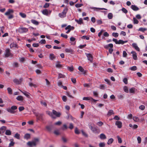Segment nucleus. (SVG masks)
I'll return each mask as SVG.
<instances>
[{
  "mask_svg": "<svg viewBox=\"0 0 147 147\" xmlns=\"http://www.w3.org/2000/svg\"><path fill=\"white\" fill-rule=\"evenodd\" d=\"M68 10V8L67 7H65L62 12L59 13V16L61 18H64L66 16V13Z\"/></svg>",
  "mask_w": 147,
  "mask_h": 147,
  "instance_id": "nucleus-1",
  "label": "nucleus"
},
{
  "mask_svg": "<svg viewBox=\"0 0 147 147\" xmlns=\"http://www.w3.org/2000/svg\"><path fill=\"white\" fill-rule=\"evenodd\" d=\"M34 114L36 117V119L37 121L41 120H43V114L42 113H38L33 112Z\"/></svg>",
  "mask_w": 147,
  "mask_h": 147,
  "instance_id": "nucleus-2",
  "label": "nucleus"
},
{
  "mask_svg": "<svg viewBox=\"0 0 147 147\" xmlns=\"http://www.w3.org/2000/svg\"><path fill=\"white\" fill-rule=\"evenodd\" d=\"M47 114L49 115L52 118H55V110H53L52 113L49 111H46Z\"/></svg>",
  "mask_w": 147,
  "mask_h": 147,
  "instance_id": "nucleus-3",
  "label": "nucleus"
},
{
  "mask_svg": "<svg viewBox=\"0 0 147 147\" xmlns=\"http://www.w3.org/2000/svg\"><path fill=\"white\" fill-rule=\"evenodd\" d=\"M88 126L90 129L94 133H96L97 132V129L96 127H93L92 125V124L91 123H89Z\"/></svg>",
  "mask_w": 147,
  "mask_h": 147,
  "instance_id": "nucleus-4",
  "label": "nucleus"
},
{
  "mask_svg": "<svg viewBox=\"0 0 147 147\" xmlns=\"http://www.w3.org/2000/svg\"><path fill=\"white\" fill-rule=\"evenodd\" d=\"M10 50L8 48L6 49L5 55L6 57H7L9 56H12L13 55L10 53Z\"/></svg>",
  "mask_w": 147,
  "mask_h": 147,
  "instance_id": "nucleus-5",
  "label": "nucleus"
},
{
  "mask_svg": "<svg viewBox=\"0 0 147 147\" xmlns=\"http://www.w3.org/2000/svg\"><path fill=\"white\" fill-rule=\"evenodd\" d=\"M18 30L20 33H25L28 31V28L24 27L20 28Z\"/></svg>",
  "mask_w": 147,
  "mask_h": 147,
  "instance_id": "nucleus-6",
  "label": "nucleus"
},
{
  "mask_svg": "<svg viewBox=\"0 0 147 147\" xmlns=\"http://www.w3.org/2000/svg\"><path fill=\"white\" fill-rule=\"evenodd\" d=\"M42 12L43 15L48 16L50 14L51 11L47 9H44L42 11Z\"/></svg>",
  "mask_w": 147,
  "mask_h": 147,
  "instance_id": "nucleus-7",
  "label": "nucleus"
},
{
  "mask_svg": "<svg viewBox=\"0 0 147 147\" xmlns=\"http://www.w3.org/2000/svg\"><path fill=\"white\" fill-rule=\"evenodd\" d=\"M88 60L90 61L92 63L93 62V57L92 55L90 53H85Z\"/></svg>",
  "mask_w": 147,
  "mask_h": 147,
  "instance_id": "nucleus-8",
  "label": "nucleus"
},
{
  "mask_svg": "<svg viewBox=\"0 0 147 147\" xmlns=\"http://www.w3.org/2000/svg\"><path fill=\"white\" fill-rule=\"evenodd\" d=\"M13 9H8L7 11L5 13V15L6 16H8L11 14V13H13Z\"/></svg>",
  "mask_w": 147,
  "mask_h": 147,
  "instance_id": "nucleus-9",
  "label": "nucleus"
},
{
  "mask_svg": "<svg viewBox=\"0 0 147 147\" xmlns=\"http://www.w3.org/2000/svg\"><path fill=\"white\" fill-rule=\"evenodd\" d=\"M131 53L132 54V57L133 59L135 60H136L137 59V54L134 51H132Z\"/></svg>",
  "mask_w": 147,
  "mask_h": 147,
  "instance_id": "nucleus-10",
  "label": "nucleus"
},
{
  "mask_svg": "<svg viewBox=\"0 0 147 147\" xmlns=\"http://www.w3.org/2000/svg\"><path fill=\"white\" fill-rule=\"evenodd\" d=\"M46 128L48 131L51 132L53 129L54 127L53 125H50L47 126Z\"/></svg>",
  "mask_w": 147,
  "mask_h": 147,
  "instance_id": "nucleus-11",
  "label": "nucleus"
},
{
  "mask_svg": "<svg viewBox=\"0 0 147 147\" xmlns=\"http://www.w3.org/2000/svg\"><path fill=\"white\" fill-rule=\"evenodd\" d=\"M115 125L117 126L118 128H120L122 127V123L120 121H117L115 122Z\"/></svg>",
  "mask_w": 147,
  "mask_h": 147,
  "instance_id": "nucleus-12",
  "label": "nucleus"
},
{
  "mask_svg": "<svg viewBox=\"0 0 147 147\" xmlns=\"http://www.w3.org/2000/svg\"><path fill=\"white\" fill-rule=\"evenodd\" d=\"M132 46L136 51H140V49L138 47L137 44L136 43H133L132 44Z\"/></svg>",
  "mask_w": 147,
  "mask_h": 147,
  "instance_id": "nucleus-13",
  "label": "nucleus"
},
{
  "mask_svg": "<svg viewBox=\"0 0 147 147\" xmlns=\"http://www.w3.org/2000/svg\"><path fill=\"white\" fill-rule=\"evenodd\" d=\"M65 51L66 53H69L71 54H72L74 52L73 50L70 48L65 49Z\"/></svg>",
  "mask_w": 147,
  "mask_h": 147,
  "instance_id": "nucleus-14",
  "label": "nucleus"
},
{
  "mask_svg": "<svg viewBox=\"0 0 147 147\" xmlns=\"http://www.w3.org/2000/svg\"><path fill=\"white\" fill-rule=\"evenodd\" d=\"M90 9H93L94 11H98L99 10H107V9L105 8H98V7H90Z\"/></svg>",
  "mask_w": 147,
  "mask_h": 147,
  "instance_id": "nucleus-15",
  "label": "nucleus"
},
{
  "mask_svg": "<svg viewBox=\"0 0 147 147\" xmlns=\"http://www.w3.org/2000/svg\"><path fill=\"white\" fill-rule=\"evenodd\" d=\"M78 69L81 72H82V74H85L86 73V71L81 66H80L78 68Z\"/></svg>",
  "mask_w": 147,
  "mask_h": 147,
  "instance_id": "nucleus-16",
  "label": "nucleus"
},
{
  "mask_svg": "<svg viewBox=\"0 0 147 147\" xmlns=\"http://www.w3.org/2000/svg\"><path fill=\"white\" fill-rule=\"evenodd\" d=\"M131 7L132 9L135 11H137L139 10V8L135 5H132Z\"/></svg>",
  "mask_w": 147,
  "mask_h": 147,
  "instance_id": "nucleus-17",
  "label": "nucleus"
},
{
  "mask_svg": "<svg viewBox=\"0 0 147 147\" xmlns=\"http://www.w3.org/2000/svg\"><path fill=\"white\" fill-rule=\"evenodd\" d=\"M10 47L11 48L13 47H15L17 48H18L17 44L16 43L14 42L11 43L10 45Z\"/></svg>",
  "mask_w": 147,
  "mask_h": 147,
  "instance_id": "nucleus-18",
  "label": "nucleus"
},
{
  "mask_svg": "<svg viewBox=\"0 0 147 147\" xmlns=\"http://www.w3.org/2000/svg\"><path fill=\"white\" fill-rule=\"evenodd\" d=\"M58 74V76L57 77L58 79H59L61 78H64L65 77V76L64 74H63L59 73H57Z\"/></svg>",
  "mask_w": 147,
  "mask_h": 147,
  "instance_id": "nucleus-19",
  "label": "nucleus"
},
{
  "mask_svg": "<svg viewBox=\"0 0 147 147\" xmlns=\"http://www.w3.org/2000/svg\"><path fill=\"white\" fill-rule=\"evenodd\" d=\"M27 144L30 147L32 146H36L35 143L33 142V141L32 142H28L27 143Z\"/></svg>",
  "mask_w": 147,
  "mask_h": 147,
  "instance_id": "nucleus-20",
  "label": "nucleus"
},
{
  "mask_svg": "<svg viewBox=\"0 0 147 147\" xmlns=\"http://www.w3.org/2000/svg\"><path fill=\"white\" fill-rule=\"evenodd\" d=\"M19 90L22 93L26 96L28 98H29V97H30V96H29V93L26 92V91H22L21 90Z\"/></svg>",
  "mask_w": 147,
  "mask_h": 147,
  "instance_id": "nucleus-21",
  "label": "nucleus"
},
{
  "mask_svg": "<svg viewBox=\"0 0 147 147\" xmlns=\"http://www.w3.org/2000/svg\"><path fill=\"white\" fill-rule=\"evenodd\" d=\"M75 21L78 24H82L83 23L82 19L81 18H79V19L78 20L76 19L75 20Z\"/></svg>",
  "mask_w": 147,
  "mask_h": 147,
  "instance_id": "nucleus-22",
  "label": "nucleus"
},
{
  "mask_svg": "<svg viewBox=\"0 0 147 147\" xmlns=\"http://www.w3.org/2000/svg\"><path fill=\"white\" fill-rule=\"evenodd\" d=\"M127 42V40L124 41L121 40H119V41H118V43L117 44H121L122 45L124 44L125 43H126Z\"/></svg>",
  "mask_w": 147,
  "mask_h": 147,
  "instance_id": "nucleus-23",
  "label": "nucleus"
},
{
  "mask_svg": "<svg viewBox=\"0 0 147 147\" xmlns=\"http://www.w3.org/2000/svg\"><path fill=\"white\" fill-rule=\"evenodd\" d=\"M31 21L32 24L36 25H38L39 24L38 22L34 19L32 20Z\"/></svg>",
  "mask_w": 147,
  "mask_h": 147,
  "instance_id": "nucleus-24",
  "label": "nucleus"
},
{
  "mask_svg": "<svg viewBox=\"0 0 147 147\" xmlns=\"http://www.w3.org/2000/svg\"><path fill=\"white\" fill-rule=\"evenodd\" d=\"M6 128V127L5 126H3L0 128V131H1L2 134L4 132Z\"/></svg>",
  "mask_w": 147,
  "mask_h": 147,
  "instance_id": "nucleus-25",
  "label": "nucleus"
},
{
  "mask_svg": "<svg viewBox=\"0 0 147 147\" xmlns=\"http://www.w3.org/2000/svg\"><path fill=\"white\" fill-rule=\"evenodd\" d=\"M7 111L11 113H12V114H14L16 112V111L13 110H12L10 108H9L7 109Z\"/></svg>",
  "mask_w": 147,
  "mask_h": 147,
  "instance_id": "nucleus-26",
  "label": "nucleus"
},
{
  "mask_svg": "<svg viewBox=\"0 0 147 147\" xmlns=\"http://www.w3.org/2000/svg\"><path fill=\"white\" fill-rule=\"evenodd\" d=\"M74 28L73 26H71L70 25H68L67 27L65 28V30H73Z\"/></svg>",
  "mask_w": 147,
  "mask_h": 147,
  "instance_id": "nucleus-27",
  "label": "nucleus"
},
{
  "mask_svg": "<svg viewBox=\"0 0 147 147\" xmlns=\"http://www.w3.org/2000/svg\"><path fill=\"white\" fill-rule=\"evenodd\" d=\"M49 57L50 59L52 60H54L55 58V57L54 54L52 53L50 54Z\"/></svg>",
  "mask_w": 147,
  "mask_h": 147,
  "instance_id": "nucleus-28",
  "label": "nucleus"
},
{
  "mask_svg": "<svg viewBox=\"0 0 147 147\" xmlns=\"http://www.w3.org/2000/svg\"><path fill=\"white\" fill-rule=\"evenodd\" d=\"M114 114V113L113 112V111L111 110H110L108 111L107 115L108 116H110L111 115L113 114Z\"/></svg>",
  "mask_w": 147,
  "mask_h": 147,
  "instance_id": "nucleus-29",
  "label": "nucleus"
},
{
  "mask_svg": "<svg viewBox=\"0 0 147 147\" xmlns=\"http://www.w3.org/2000/svg\"><path fill=\"white\" fill-rule=\"evenodd\" d=\"M13 82L15 83H16V84H20L21 82V80H18L17 79H14L13 80Z\"/></svg>",
  "mask_w": 147,
  "mask_h": 147,
  "instance_id": "nucleus-30",
  "label": "nucleus"
},
{
  "mask_svg": "<svg viewBox=\"0 0 147 147\" xmlns=\"http://www.w3.org/2000/svg\"><path fill=\"white\" fill-rule=\"evenodd\" d=\"M56 67L59 68H60L62 67V65L60 64V62H57L56 63Z\"/></svg>",
  "mask_w": 147,
  "mask_h": 147,
  "instance_id": "nucleus-31",
  "label": "nucleus"
},
{
  "mask_svg": "<svg viewBox=\"0 0 147 147\" xmlns=\"http://www.w3.org/2000/svg\"><path fill=\"white\" fill-rule=\"evenodd\" d=\"M100 138L101 139H105L106 138V136L104 134H101L100 135Z\"/></svg>",
  "mask_w": 147,
  "mask_h": 147,
  "instance_id": "nucleus-32",
  "label": "nucleus"
},
{
  "mask_svg": "<svg viewBox=\"0 0 147 147\" xmlns=\"http://www.w3.org/2000/svg\"><path fill=\"white\" fill-rule=\"evenodd\" d=\"M113 139L112 138H111L108 140L107 143L108 145H110L113 142Z\"/></svg>",
  "mask_w": 147,
  "mask_h": 147,
  "instance_id": "nucleus-33",
  "label": "nucleus"
},
{
  "mask_svg": "<svg viewBox=\"0 0 147 147\" xmlns=\"http://www.w3.org/2000/svg\"><path fill=\"white\" fill-rule=\"evenodd\" d=\"M8 93L10 94H12V89L9 87H8L7 88Z\"/></svg>",
  "mask_w": 147,
  "mask_h": 147,
  "instance_id": "nucleus-34",
  "label": "nucleus"
},
{
  "mask_svg": "<svg viewBox=\"0 0 147 147\" xmlns=\"http://www.w3.org/2000/svg\"><path fill=\"white\" fill-rule=\"evenodd\" d=\"M16 99L19 101H22L23 98L22 96H19L16 98Z\"/></svg>",
  "mask_w": 147,
  "mask_h": 147,
  "instance_id": "nucleus-35",
  "label": "nucleus"
},
{
  "mask_svg": "<svg viewBox=\"0 0 147 147\" xmlns=\"http://www.w3.org/2000/svg\"><path fill=\"white\" fill-rule=\"evenodd\" d=\"M108 18L109 19H111L113 17V14L111 13H109L108 14Z\"/></svg>",
  "mask_w": 147,
  "mask_h": 147,
  "instance_id": "nucleus-36",
  "label": "nucleus"
},
{
  "mask_svg": "<svg viewBox=\"0 0 147 147\" xmlns=\"http://www.w3.org/2000/svg\"><path fill=\"white\" fill-rule=\"evenodd\" d=\"M75 133L76 134H80V132L77 127H76L75 129Z\"/></svg>",
  "mask_w": 147,
  "mask_h": 147,
  "instance_id": "nucleus-37",
  "label": "nucleus"
},
{
  "mask_svg": "<svg viewBox=\"0 0 147 147\" xmlns=\"http://www.w3.org/2000/svg\"><path fill=\"white\" fill-rule=\"evenodd\" d=\"M147 29L145 28H141L139 29L138 31L144 32V31L147 30Z\"/></svg>",
  "mask_w": 147,
  "mask_h": 147,
  "instance_id": "nucleus-38",
  "label": "nucleus"
},
{
  "mask_svg": "<svg viewBox=\"0 0 147 147\" xmlns=\"http://www.w3.org/2000/svg\"><path fill=\"white\" fill-rule=\"evenodd\" d=\"M5 134L7 135H10L11 134V132L10 130H7L5 131Z\"/></svg>",
  "mask_w": 147,
  "mask_h": 147,
  "instance_id": "nucleus-39",
  "label": "nucleus"
},
{
  "mask_svg": "<svg viewBox=\"0 0 147 147\" xmlns=\"http://www.w3.org/2000/svg\"><path fill=\"white\" fill-rule=\"evenodd\" d=\"M137 67L136 66H133L129 68V69L131 71H134L137 70Z\"/></svg>",
  "mask_w": 147,
  "mask_h": 147,
  "instance_id": "nucleus-40",
  "label": "nucleus"
},
{
  "mask_svg": "<svg viewBox=\"0 0 147 147\" xmlns=\"http://www.w3.org/2000/svg\"><path fill=\"white\" fill-rule=\"evenodd\" d=\"M19 14L23 18H26V15L25 13H20Z\"/></svg>",
  "mask_w": 147,
  "mask_h": 147,
  "instance_id": "nucleus-41",
  "label": "nucleus"
},
{
  "mask_svg": "<svg viewBox=\"0 0 147 147\" xmlns=\"http://www.w3.org/2000/svg\"><path fill=\"white\" fill-rule=\"evenodd\" d=\"M24 138L25 139H28L30 138V135L29 134H25Z\"/></svg>",
  "mask_w": 147,
  "mask_h": 147,
  "instance_id": "nucleus-42",
  "label": "nucleus"
},
{
  "mask_svg": "<svg viewBox=\"0 0 147 147\" xmlns=\"http://www.w3.org/2000/svg\"><path fill=\"white\" fill-rule=\"evenodd\" d=\"M133 22L134 24H138L139 22L138 20L135 18H133Z\"/></svg>",
  "mask_w": 147,
  "mask_h": 147,
  "instance_id": "nucleus-43",
  "label": "nucleus"
},
{
  "mask_svg": "<svg viewBox=\"0 0 147 147\" xmlns=\"http://www.w3.org/2000/svg\"><path fill=\"white\" fill-rule=\"evenodd\" d=\"M91 97H84L83 98V100H91Z\"/></svg>",
  "mask_w": 147,
  "mask_h": 147,
  "instance_id": "nucleus-44",
  "label": "nucleus"
},
{
  "mask_svg": "<svg viewBox=\"0 0 147 147\" xmlns=\"http://www.w3.org/2000/svg\"><path fill=\"white\" fill-rule=\"evenodd\" d=\"M14 137L17 139H20V135L18 133H16L15 134Z\"/></svg>",
  "mask_w": 147,
  "mask_h": 147,
  "instance_id": "nucleus-45",
  "label": "nucleus"
},
{
  "mask_svg": "<svg viewBox=\"0 0 147 147\" xmlns=\"http://www.w3.org/2000/svg\"><path fill=\"white\" fill-rule=\"evenodd\" d=\"M15 144V142L12 141H11L10 143L9 144V147H11L14 146Z\"/></svg>",
  "mask_w": 147,
  "mask_h": 147,
  "instance_id": "nucleus-46",
  "label": "nucleus"
},
{
  "mask_svg": "<svg viewBox=\"0 0 147 147\" xmlns=\"http://www.w3.org/2000/svg\"><path fill=\"white\" fill-rule=\"evenodd\" d=\"M135 91V88H131L129 90V92L131 93H134Z\"/></svg>",
  "mask_w": 147,
  "mask_h": 147,
  "instance_id": "nucleus-47",
  "label": "nucleus"
},
{
  "mask_svg": "<svg viewBox=\"0 0 147 147\" xmlns=\"http://www.w3.org/2000/svg\"><path fill=\"white\" fill-rule=\"evenodd\" d=\"M123 90L126 93H128V88L126 86H125L124 87Z\"/></svg>",
  "mask_w": 147,
  "mask_h": 147,
  "instance_id": "nucleus-48",
  "label": "nucleus"
},
{
  "mask_svg": "<svg viewBox=\"0 0 147 147\" xmlns=\"http://www.w3.org/2000/svg\"><path fill=\"white\" fill-rule=\"evenodd\" d=\"M112 36L115 38H117L119 36V34L117 33L113 32L112 33Z\"/></svg>",
  "mask_w": 147,
  "mask_h": 147,
  "instance_id": "nucleus-49",
  "label": "nucleus"
},
{
  "mask_svg": "<svg viewBox=\"0 0 147 147\" xmlns=\"http://www.w3.org/2000/svg\"><path fill=\"white\" fill-rule=\"evenodd\" d=\"M39 139L38 138H35L34 139V141H33V142L35 143V144H36V145L37 143L39 142Z\"/></svg>",
  "mask_w": 147,
  "mask_h": 147,
  "instance_id": "nucleus-50",
  "label": "nucleus"
},
{
  "mask_svg": "<svg viewBox=\"0 0 147 147\" xmlns=\"http://www.w3.org/2000/svg\"><path fill=\"white\" fill-rule=\"evenodd\" d=\"M61 115V113L59 112L56 111V117H59Z\"/></svg>",
  "mask_w": 147,
  "mask_h": 147,
  "instance_id": "nucleus-51",
  "label": "nucleus"
},
{
  "mask_svg": "<svg viewBox=\"0 0 147 147\" xmlns=\"http://www.w3.org/2000/svg\"><path fill=\"white\" fill-rule=\"evenodd\" d=\"M50 4L48 3H46L44 5L43 7L44 8H48Z\"/></svg>",
  "mask_w": 147,
  "mask_h": 147,
  "instance_id": "nucleus-52",
  "label": "nucleus"
},
{
  "mask_svg": "<svg viewBox=\"0 0 147 147\" xmlns=\"http://www.w3.org/2000/svg\"><path fill=\"white\" fill-rule=\"evenodd\" d=\"M82 39H86L87 40H89L90 39L89 37L87 36H83L82 37Z\"/></svg>",
  "mask_w": 147,
  "mask_h": 147,
  "instance_id": "nucleus-53",
  "label": "nucleus"
},
{
  "mask_svg": "<svg viewBox=\"0 0 147 147\" xmlns=\"http://www.w3.org/2000/svg\"><path fill=\"white\" fill-rule=\"evenodd\" d=\"M82 5H83V4H82L77 3L76 4L75 6L76 7L78 8L80 7Z\"/></svg>",
  "mask_w": 147,
  "mask_h": 147,
  "instance_id": "nucleus-54",
  "label": "nucleus"
},
{
  "mask_svg": "<svg viewBox=\"0 0 147 147\" xmlns=\"http://www.w3.org/2000/svg\"><path fill=\"white\" fill-rule=\"evenodd\" d=\"M74 125L72 123H70L69 124V128L70 129H72L74 128Z\"/></svg>",
  "mask_w": 147,
  "mask_h": 147,
  "instance_id": "nucleus-55",
  "label": "nucleus"
},
{
  "mask_svg": "<svg viewBox=\"0 0 147 147\" xmlns=\"http://www.w3.org/2000/svg\"><path fill=\"white\" fill-rule=\"evenodd\" d=\"M133 120L135 121H139V119L138 117H134L133 118Z\"/></svg>",
  "mask_w": 147,
  "mask_h": 147,
  "instance_id": "nucleus-56",
  "label": "nucleus"
},
{
  "mask_svg": "<svg viewBox=\"0 0 147 147\" xmlns=\"http://www.w3.org/2000/svg\"><path fill=\"white\" fill-rule=\"evenodd\" d=\"M62 99L64 102H66L67 100V97L65 96H63Z\"/></svg>",
  "mask_w": 147,
  "mask_h": 147,
  "instance_id": "nucleus-57",
  "label": "nucleus"
},
{
  "mask_svg": "<svg viewBox=\"0 0 147 147\" xmlns=\"http://www.w3.org/2000/svg\"><path fill=\"white\" fill-rule=\"evenodd\" d=\"M127 54L125 51H123V56L124 57H127Z\"/></svg>",
  "mask_w": 147,
  "mask_h": 147,
  "instance_id": "nucleus-58",
  "label": "nucleus"
},
{
  "mask_svg": "<svg viewBox=\"0 0 147 147\" xmlns=\"http://www.w3.org/2000/svg\"><path fill=\"white\" fill-rule=\"evenodd\" d=\"M13 66L14 67H18V63L17 62H14L13 64Z\"/></svg>",
  "mask_w": 147,
  "mask_h": 147,
  "instance_id": "nucleus-59",
  "label": "nucleus"
},
{
  "mask_svg": "<svg viewBox=\"0 0 147 147\" xmlns=\"http://www.w3.org/2000/svg\"><path fill=\"white\" fill-rule=\"evenodd\" d=\"M137 140L138 141V143L140 144L141 142V138L140 136H138L137 138Z\"/></svg>",
  "mask_w": 147,
  "mask_h": 147,
  "instance_id": "nucleus-60",
  "label": "nucleus"
},
{
  "mask_svg": "<svg viewBox=\"0 0 147 147\" xmlns=\"http://www.w3.org/2000/svg\"><path fill=\"white\" fill-rule=\"evenodd\" d=\"M145 108V107L143 105H141L139 107V109L142 110H144Z\"/></svg>",
  "mask_w": 147,
  "mask_h": 147,
  "instance_id": "nucleus-61",
  "label": "nucleus"
},
{
  "mask_svg": "<svg viewBox=\"0 0 147 147\" xmlns=\"http://www.w3.org/2000/svg\"><path fill=\"white\" fill-rule=\"evenodd\" d=\"M117 138L118 139V142L119 143H121L122 142V140L121 138L119 136H117Z\"/></svg>",
  "mask_w": 147,
  "mask_h": 147,
  "instance_id": "nucleus-62",
  "label": "nucleus"
},
{
  "mask_svg": "<svg viewBox=\"0 0 147 147\" xmlns=\"http://www.w3.org/2000/svg\"><path fill=\"white\" fill-rule=\"evenodd\" d=\"M10 108L11 109L14 110L17 109V107L16 106H11Z\"/></svg>",
  "mask_w": 147,
  "mask_h": 147,
  "instance_id": "nucleus-63",
  "label": "nucleus"
},
{
  "mask_svg": "<svg viewBox=\"0 0 147 147\" xmlns=\"http://www.w3.org/2000/svg\"><path fill=\"white\" fill-rule=\"evenodd\" d=\"M99 145L100 147H103L105 146V143L104 142L100 143Z\"/></svg>",
  "mask_w": 147,
  "mask_h": 147,
  "instance_id": "nucleus-64",
  "label": "nucleus"
}]
</instances>
